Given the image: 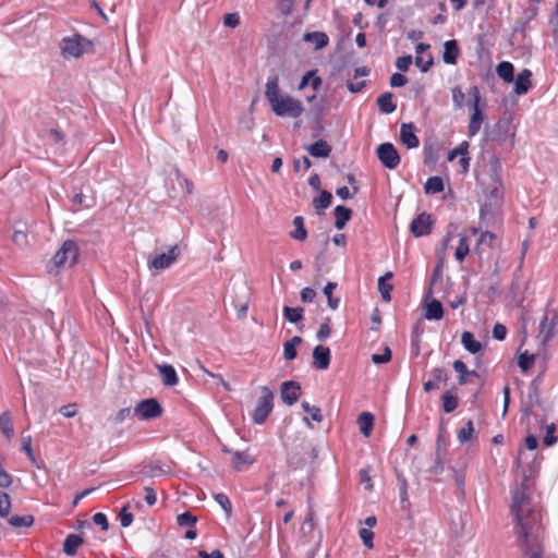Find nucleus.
Returning <instances> with one entry per match:
<instances>
[{
  "mask_svg": "<svg viewBox=\"0 0 558 558\" xmlns=\"http://www.w3.org/2000/svg\"><path fill=\"white\" fill-rule=\"evenodd\" d=\"M181 256V248L178 244L169 247L167 252L156 254L147 260V267L151 271H161L170 268Z\"/></svg>",
  "mask_w": 558,
  "mask_h": 558,
  "instance_id": "obj_5",
  "label": "nucleus"
},
{
  "mask_svg": "<svg viewBox=\"0 0 558 558\" xmlns=\"http://www.w3.org/2000/svg\"><path fill=\"white\" fill-rule=\"evenodd\" d=\"M305 43H313L316 50L323 49L329 43V37L324 32H312L303 35Z\"/></svg>",
  "mask_w": 558,
  "mask_h": 558,
  "instance_id": "obj_25",
  "label": "nucleus"
},
{
  "mask_svg": "<svg viewBox=\"0 0 558 558\" xmlns=\"http://www.w3.org/2000/svg\"><path fill=\"white\" fill-rule=\"evenodd\" d=\"M469 95L472 98L473 112L470 118L468 133L470 137L475 136L481 130L484 114L480 108L481 94L477 86H472L469 90Z\"/></svg>",
  "mask_w": 558,
  "mask_h": 558,
  "instance_id": "obj_7",
  "label": "nucleus"
},
{
  "mask_svg": "<svg viewBox=\"0 0 558 558\" xmlns=\"http://www.w3.org/2000/svg\"><path fill=\"white\" fill-rule=\"evenodd\" d=\"M453 369L459 374L458 383L459 385H465L468 383L469 369L465 363L461 360H456L452 364Z\"/></svg>",
  "mask_w": 558,
  "mask_h": 558,
  "instance_id": "obj_37",
  "label": "nucleus"
},
{
  "mask_svg": "<svg viewBox=\"0 0 558 558\" xmlns=\"http://www.w3.org/2000/svg\"><path fill=\"white\" fill-rule=\"evenodd\" d=\"M357 423H359L361 433L365 437H368L372 432L373 425H374V415L371 412H362L359 415Z\"/></svg>",
  "mask_w": 558,
  "mask_h": 558,
  "instance_id": "obj_31",
  "label": "nucleus"
},
{
  "mask_svg": "<svg viewBox=\"0 0 558 558\" xmlns=\"http://www.w3.org/2000/svg\"><path fill=\"white\" fill-rule=\"evenodd\" d=\"M265 97L277 117L296 119L304 111L301 100L281 92L277 74L268 76L265 84Z\"/></svg>",
  "mask_w": 558,
  "mask_h": 558,
  "instance_id": "obj_2",
  "label": "nucleus"
},
{
  "mask_svg": "<svg viewBox=\"0 0 558 558\" xmlns=\"http://www.w3.org/2000/svg\"><path fill=\"white\" fill-rule=\"evenodd\" d=\"M433 225L432 216L423 211L413 218L410 223V231L415 238L425 236L432 233Z\"/></svg>",
  "mask_w": 558,
  "mask_h": 558,
  "instance_id": "obj_10",
  "label": "nucleus"
},
{
  "mask_svg": "<svg viewBox=\"0 0 558 558\" xmlns=\"http://www.w3.org/2000/svg\"><path fill=\"white\" fill-rule=\"evenodd\" d=\"M452 101L456 108L460 109L464 105V93L462 92L460 86H454L452 88Z\"/></svg>",
  "mask_w": 558,
  "mask_h": 558,
  "instance_id": "obj_53",
  "label": "nucleus"
},
{
  "mask_svg": "<svg viewBox=\"0 0 558 558\" xmlns=\"http://www.w3.org/2000/svg\"><path fill=\"white\" fill-rule=\"evenodd\" d=\"M0 433H2L8 439H11L14 435V427L10 411H4L0 415Z\"/></svg>",
  "mask_w": 558,
  "mask_h": 558,
  "instance_id": "obj_30",
  "label": "nucleus"
},
{
  "mask_svg": "<svg viewBox=\"0 0 558 558\" xmlns=\"http://www.w3.org/2000/svg\"><path fill=\"white\" fill-rule=\"evenodd\" d=\"M391 360V350L389 347H385L383 353L372 354V362L374 364H385Z\"/></svg>",
  "mask_w": 558,
  "mask_h": 558,
  "instance_id": "obj_50",
  "label": "nucleus"
},
{
  "mask_svg": "<svg viewBox=\"0 0 558 558\" xmlns=\"http://www.w3.org/2000/svg\"><path fill=\"white\" fill-rule=\"evenodd\" d=\"M215 501L223 509L227 515H230L232 512V505L229 497L223 493H218L214 495Z\"/></svg>",
  "mask_w": 558,
  "mask_h": 558,
  "instance_id": "obj_44",
  "label": "nucleus"
},
{
  "mask_svg": "<svg viewBox=\"0 0 558 558\" xmlns=\"http://www.w3.org/2000/svg\"><path fill=\"white\" fill-rule=\"evenodd\" d=\"M532 72L529 69H523L514 81V93L517 95L526 94L532 87Z\"/></svg>",
  "mask_w": 558,
  "mask_h": 558,
  "instance_id": "obj_15",
  "label": "nucleus"
},
{
  "mask_svg": "<svg viewBox=\"0 0 558 558\" xmlns=\"http://www.w3.org/2000/svg\"><path fill=\"white\" fill-rule=\"evenodd\" d=\"M359 535L367 549H372L374 547V532L371 529L362 527L359 531Z\"/></svg>",
  "mask_w": 558,
  "mask_h": 558,
  "instance_id": "obj_48",
  "label": "nucleus"
},
{
  "mask_svg": "<svg viewBox=\"0 0 558 558\" xmlns=\"http://www.w3.org/2000/svg\"><path fill=\"white\" fill-rule=\"evenodd\" d=\"M11 498L8 493L0 490V517L7 518L11 511Z\"/></svg>",
  "mask_w": 558,
  "mask_h": 558,
  "instance_id": "obj_43",
  "label": "nucleus"
},
{
  "mask_svg": "<svg viewBox=\"0 0 558 558\" xmlns=\"http://www.w3.org/2000/svg\"><path fill=\"white\" fill-rule=\"evenodd\" d=\"M34 523V517L31 514L27 515H12L9 519V524L14 527H28L33 525Z\"/></svg>",
  "mask_w": 558,
  "mask_h": 558,
  "instance_id": "obj_35",
  "label": "nucleus"
},
{
  "mask_svg": "<svg viewBox=\"0 0 558 558\" xmlns=\"http://www.w3.org/2000/svg\"><path fill=\"white\" fill-rule=\"evenodd\" d=\"M196 522L197 517L191 513L190 511L182 512L177 517V524L179 526L194 527Z\"/></svg>",
  "mask_w": 558,
  "mask_h": 558,
  "instance_id": "obj_40",
  "label": "nucleus"
},
{
  "mask_svg": "<svg viewBox=\"0 0 558 558\" xmlns=\"http://www.w3.org/2000/svg\"><path fill=\"white\" fill-rule=\"evenodd\" d=\"M376 155L381 165L389 170H393L400 165V155L393 144L389 142L380 144L376 149Z\"/></svg>",
  "mask_w": 558,
  "mask_h": 558,
  "instance_id": "obj_9",
  "label": "nucleus"
},
{
  "mask_svg": "<svg viewBox=\"0 0 558 558\" xmlns=\"http://www.w3.org/2000/svg\"><path fill=\"white\" fill-rule=\"evenodd\" d=\"M444 316V307L440 301L433 300L426 305L425 318L428 320H439Z\"/></svg>",
  "mask_w": 558,
  "mask_h": 558,
  "instance_id": "obj_28",
  "label": "nucleus"
},
{
  "mask_svg": "<svg viewBox=\"0 0 558 558\" xmlns=\"http://www.w3.org/2000/svg\"><path fill=\"white\" fill-rule=\"evenodd\" d=\"M12 241L15 245L25 247L28 245L27 233L22 230H15L12 234Z\"/></svg>",
  "mask_w": 558,
  "mask_h": 558,
  "instance_id": "obj_51",
  "label": "nucleus"
},
{
  "mask_svg": "<svg viewBox=\"0 0 558 558\" xmlns=\"http://www.w3.org/2000/svg\"><path fill=\"white\" fill-rule=\"evenodd\" d=\"M398 481H399L400 502L401 504L408 502L409 501V496H408V483H407V480L403 476H399Z\"/></svg>",
  "mask_w": 558,
  "mask_h": 558,
  "instance_id": "obj_56",
  "label": "nucleus"
},
{
  "mask_svg": "<svg viewBox=\"0 0 558 558\" xmlns=\"http://www.w3.org/2000/svg\"><path fill=\"white\" fill-rule=\"evenodd\" d=\"M378 291L380 292L381 299L385 302L391 301V291L393 289L392 284L389 282H384L383 279H378L377 281Z\"/></svg>",
  "mask_w": 558,
  "mask_h": 558,
  "instance_id": "obj_45",
  "label": "nucleus"
},
{
  "mask_svg": "<svg viewBox=\"0 0 558 558\" xmlns=\"http://www.w3.org/2000/svg\"><path fill=\"white\" fill-rule=\"evenodd\" d=\"M223 452L231 454V462L235 471H242L244 464H253L254 459L246 451H232L223 448Z\"/></svg>",
  "mask_w": 558,
  "mask_h": 558,
  "instance_id": "obj_16",
  "label": "nucleus"
},
{
  "mask_svg": "<svg viewBox=\"0 0 558 558\" xmlns=\"http://www.w3.org/2000/svg\"><path fill=\"white\" fill-rule=\"evenodd\" d=\"M83 543L84 539L78 534H69L63 543V553L66 556H74Z\"/></svg>",
  "mask_w": 558,
  "mask_h": 558,
  "instance_id": "obj_23",
  "label": "nucleus"
},
{
  "mask_svg": "<svg viewBox=\"0 0 558 558\" xmlns=\"http://www.w3.org/2000/svg\"><path fill=\"white\" fill-rule=\"evenodd\" d=\"M460 54L457 40L450 39L444 44L442 60L446 64L454 65Z\"/></svg>",
  "mask_w": 558,
  "mask_h": 558,
  "instance_id": "obj_17",
  "label": "nucleus"
},
{
  "mask_svg": "<svg viewBox=\"0 0 558 558\" xmlns=\"http://www.w3.org/2000/svg\"><path fill=\"white\" fill-rule=\"evenodd\" d=\"M511 513L514 518V534L522 553L529 558H549L543 548V510L531 496L529 480L523 478L512 492Z\"/></svg>",
  "mask_w": 558,
  "mask_h": 558,
  "instance_id": "obj_1",
  "label": "nucleus"
},
{
  "mask_svg": "<svg viewBox=\"0 0 558 558\" xmlns=\"http://www.w3.org/2000/svg\"><path fill=\"white\" fill-rule=\"evenodd\" d=\"M470 248L468 244V236L464 234L459 235V245L456 248L454 257L458 262H462L469 254Z\"/></svg>",
  "mask_w": 558,
  "mask_h": 558,
  "instance_id": "obj_36",
  "label": "nucleus"
},
{
  "mask_svg": "<svg viewBox=\"0 0 558 558\" xmlns=\"http://www.w3.org/2000/svg\"><path fill=\"white\" fill-rule=\"evenodd\" d=\"M60 48L64 58H80L93 48V43L86 37L75 34L64 37Z\"/></svg>",
  "mask_w": 558,
  "mask_h": 558,
  "instance_id": "obj_3",
  "label": "nucleus"
},
{
  "mask_svg": "<svg viewBox=\"0 0 558 558\" xmlns=\"http://www.w3.org/2000/svg\"><path fill=\"white\" fill-rule=\"evenodd\" d=\"M262 396L253 411L252 418L255 424H263L274 409V392L267 386L260 388Z\"/></svg>",
  "mask_w": 558,
  "mask_h": 558,
  "instance_id": "obj_6",
  "label": "nucleus"
},
{
  "mask_svg": "<svg viewBox=\"0 0 558 558\" xmlns=\"http://www.w3.org/2000/svg\"><path fill=\"white\" fill-rule=\"evenodd\" d=\"M415 126L412 122L403 123L400 128V141L409 149L418 147L420 140L416 136Z\"/></svg>",
  "mask_w": 558,
  "mask_h": 558,
  "instance_id": "obj_13",
  "label": "nucleus"
},
{
  "mask_svg": "<svg viewBox=\"0 0 558 558\" xmlns=\"http://www.w3.org/2000/svg\"><path fill=\"white\" fill-rule=\"evenodd\" d=\"M459 405V398L456 392V389L452 388L450 390H447L441 396V408L445 413H451L453 412Z\"/></svg>",
  "mask_w": 558,
  "mask_h": 558,
  "instance_id": "obj_20",
  "label": "nucleus"
},
{
  "mask_svg": "<svg viewBox=\"0 0 558 558\" xmlns=\"http://www.w3.org/2000/svg\"><path fill=\"white\" fill-rule=\"evenodd\" d=\"M461 343L463 344L464 349L471 354H476L481 352L483 349L482 343L474 338L471 331H464L462 333Z\"/></svg>",
  "mask_w": 558,
  "mask_h": 558,
  "instance_id": "obj_26",
  "label": "nucleus"
},
{
  "mask_svg": "<svg viewBox=\"0 0 558 558\" xmlns=\"http://www.w3.org/2000/svg\"><path fill=\"white\" fill-rule=\"evenodd\" d=\"M507 336V328L505 325L502 324H495L494 327H493V338L498 340V341H502L505 340Z\"/></svg>",
  "mask_w": 558,
  "mask_h": 558,
  "instance_id": "obj_57",
  "label": "nucleus"
},
{
  "mask_svg": "<svg viewBox=\"0 0 558 558\" xmlns=\"http://www.w3.org/2000/svg\"><path fill=\"white\" fill-rule=\"evenodd\" d=\"M332 203V194L329 191L323 190L319 195L313 198V206L317 215H323Z\"/></svg>",
  "mask_w": 558,
  "mask_h": 558,
  "instance_id": "obj_21",
  "label": "nucleus"
},
{
  "mask_svg": "<svg viewBox=\"0 0 558 558\" xmlns=\"http://www.w3.org/2000/svg\"><path fill=\"white\" fill-rule=\"evenodd\" d=\"M434 59L432 54H429L428 60L424 61L422 57L416 56L415 58V64L417 68H420L421 72L425 73L427 72L432 65H433Z\"/></svg>",
  "mask_w": 558,
  "mask_h": 558,
  "instance_id": "obj_58",
  "label": "nucleus"
},
{
  "mask_svg": "<svg viewBox=\"0 0 558 558\" xmlns=\"http://www.w3.org/2000/svg\"><path fill=\"white\" fill-rule=\"evenodd\" d=\"M293 225L295 229L291 232V238L298 241H304L307 236V231L304 227V218L302 216H295Z\"/></svg>",
  "mask_w": 558,
  "mask_h": 558,
  "instance_id": "obj_34",
  "label": "nucleus"
},
{
  "mask_svg": "<svg viewBox=\"0 0 558 558\" xmlns=\"http://www.w3.org/2000/svg\"><path fill=\"white\" fill-rule=\"evenodd\" d=\"M303 339L300 336H294L283 344V357L287 361H292L296 357V347L301 344Z\"/></svg>",
  "mask_w": 558,
  "mask_h": 558,
  "instance_id": "obj_29",
  "label": "nucleus"
},
{
  "mask_svg": "<svg viewBox=\"0 0 558 558\" xmlns=\"http://www.w3.org/2000/svg\"><path fill=\"white\" fill-rule=\"evenodd\" d=\"M162 414V408L155 398L141 400L134 408V415L140 420L149 421Z\"/></svg>",
  "mask_w": 558,
  "mask_h": 558,
  "instance_id": "obj_8",
  "label": "nucleus"
},
{
  "mask_svg": "<svg viewBox=\"0 0 558 558\" xmlns=\"http://www.w3.org/2000/svg\"><path fill=\"white\" fill-rule=\"evenodd\" d=\"M80 250L75 241L66 240L62 243L61 247L56 252L51 262L56 268L64 266H73L77 263Z\"/></svg>",
  "mask_w": 558,
  "mask_h": 558,
  "instance_id": "obj_4",
  "label": "nucleus"
},
{
  "mask_svg": "<svg viewBox=\"0 0 558 558\" xmlns=\"http://www.w3.org/2000/svg\"><path fill=\"white\" fill-rule=\"evenodd\" d=\"M330 333H331V327L329 325V322L327 320V322H324L320 324V326L316 332V338L319 341H326L329 338Z\"/></svg>",
  "mask_w": 558,
  "mask_h": 558,
  "instance_id": "obj_55",
  "label": "nucleus"
},
{
  "mask_svg": "<svg viewBox=\"0 0 558 558\" xmlns=\"http://www.w3.org/2000/svg\"><path fill=\"white\" fill-rule=\"evenodd\" d=\"M533 364H534V355L533 354H529V352L525 351L519 355L518 365L523 372L529 371L533 366Z\"/></svg>",
  "mask_w": 558,
  "mask_h": 558,
  "instance_id": "obj_46",
  "label": "nucleus"
},
{
  "mask_svg": "<svg viewBox=\"0 0 558 558\" xmlns=\"http://www.w3.org/2000/svg\"><path fill=\"white\" fill-rule=\"evenodd\" d=\"M474 434V424L469 420L465 425L458 432V440L464 444L472 439Z\"/></svg>",
  "mask_w": 558,
  "mask_h": 558,
  "instance_id": "obj_39",
  "label": "nucleus"
},
{
  "mask_svg": "<svg viewBox=\"0 0 558 558\" xmlns=\"http://www.w3.org/2000/svg\"><path fill=\"white\" fill-rule=\"evenodd\" d=\"M302 409L311 415V418L317 423L323 422V414L318 407L311 405L307 401H302Z\"/></svg>",
  "mask_w": 558,
  "mask_h": 558,
  "instance_id": "obj_42",
  "label": "nucleus"
},
{
  "mask_svg": "<svg viewBox=\"0 0 558 558\" xmlns=\"http://www.w3.org/2000/svg\"><path fill=\"white\" fill-rule=\"evenodd\" d=\"M304 308L301 306L291 307L288 305L283 306V317L291 324H298L303 319Z\"/></svg>",
  "mask_w": 558,
  "mask_h": 558,
  "instance_id": "obj_32",
  "label": "nucleus"
},
{
  "mask_svg": "<svg viewBox=\"0 0 558 558\" xmlns=\"http://www.w3.org/2000/svg\"><path fill=\"white\" fill-rule=\"evenodd\" d=\"M496 73L506 83H512L514 81V66L509 61L499 62L496 66Z\"/></svg>",
  "mask_w": 558,
  "mask_h": 558,
  "instance_id": "obj_27",
  "label": "nucleus"
},
{
  "mask_svg": "<svg viewBox=\"0 0 558 558\" xmlns=\"http://www.w3.org/2000/svg\"><path fill=\"white\" fill-rule=\"evenodd\" d=\"M93 521L95 524L99 525L102 531H107L109 529L107 515L102 512L95 513L93 517Z\"/></svg>",
  "mask_w": 558,
  "mask_h": 558,
  "instance_id": "obj_60",
  "label": "nucleus"
},
{
  "mask_svg": "<svg viewBox=\"0 0 558 558\" xmlns=\"http://www.w3.org/2000/svg\"><path fill=\"white\" fill-rule=\"evenodd\" d=\"M307 151L315 158H327L331 153V146L324 140H318L307 147Z\"/></svg>",
  "mask_w": 558,
  "mask_h": 558,
  "instance_id": "obj_19",
  "label": "nucleus"
},
{
  "mask_svg": "<svg viewBox=\"0 0 558 558\" xmlns=\"http://www.w3.org/2000/svg\"><path fill=\"white\" fill-rule=\"evenodd\" d=\"M225 26L234 28L240 24V16L238 13H228L223 16Z\"/></svg>",
  "mask_w": 558,
  "mask_h": 558,
  "instance_id": "obj_61",
  "label": "nucleus"
},
{
  "mask_svg": "<svg viewBox=\"0 0 558 558\" xmlns=\"http://www.w3.org/2000/svg\"><path fill=\"white\" fill-rule=\"evenodd\" d=\"M296 0H278L277 9L283 16H289L295 5Z\"/></svg>",
  "mask_w": 558,
  "mask_h": 558,
  "instance_id": "obj_49",
  "label": "nucleus"
},
{
  "mask_svg": "<svg viewBox=\"0 0 558 558\" xmlns=\"http://www.w3.org/2000/svg\"><path fill=\"white\" fill-rule=\"evenodd\" d=\"M129 508L130 506L126 504L119 512V520L122 527H128L133 522L134 517Z\"/></svg>",
  "mask_w": 558,
  "mask_h": 558,
  "instance_id": "obj_47",
  "label": "nucleus"
},
{
  "mask_svg": "<svg viewBox=\"0 0 558 558\" xmlns=\"http://www.w3.org/2000/svg\"><path fill=\"white\" fill-rule=\"evenodd\" d=\"M335 228L342 230L352 217V210L343 205H337L333 209Z\"/></svg>",
  "mask_w": 558,
  "mask_h": 558,
  "instance_id": "obj_18",
  "label": "nucleus"
},
{
  "mask_svg": "<svg viewBox=\"0 0 558 558\" xmlns=\"http://www.w3.org/2000/svg\"><path fill=\"white\" fill-rule=\"evenodd\" d=\"M22 451L25 452V454L27 456V458L29 459V461L34 465L39 468L38 464H37V460H36V457L34 454V451H33L32 437L29 435L22 437Z\"/></svg>",
  "mask_w": 558,
  "mask_h": 558,
  "instance_id": "obj_41",
  "label": "nucleus"
},
{
  "mask_svg": "<svg viewBox=\"0 0 558 558\" xmlns=\"http://www.w3.org/2000/svg\"><path fill=\"white\" fill-rule=\"evenodd\" d=\"M408 83V78L401 73H393L390 76L391 87H402Z\"/></svg>",
  "mask_w": 558,
  "mask_h": 558,
  "instance_id": "obj_62",
  "label": "nucleus"
},
{
  "mask_svg": "<svg viewBox=\"0 0 558 558\" xmlns=\"http://www.w3.org/2000/svg\"><path fill=\"white\" fill-rule=\"evenodd\" d=\"M301 395V386L294 380L283 381L280 387V397L287 405H293Z\"/></svg>",
  "mask_w": 558,
  "mask_h": 558,
  "instance_id": "obj_11",
  "label": "nucleus"
},
{
  "mask_svg": "<svg viewBox=\"0 0 558 558\" xmlns=\"http://www.w3.org/2000/svg\"><path fill=\"white\" fill-rule=\"evenodd\" d=\"M313 366L317 369L325 371L330 365L331 352L328 347L318 344L313 350Z\"/></svg>",
  "mask_w": 558,
  "mask_h": 558,
  "instance_id": "obj_12",
  "label": "nucleus"
},
{
  "mask_svg": "<svg viewBox=\"0 0 558 558\" xmlns=\"http://www.w3.org/2000/svg\"><path fill=\"white\" fill-rule=\"evenodd\" d=\"M413 59H412V56L408 54V56H402V57H399L396 61V66L402 71V72H405L409 70L411 63H412Z\"/></svg>",
  "mask_w": 558,
  "mask_h": 558,
  "instance_id": "obj_59",
  "label": "nucleus"
},
{
  "mask_svg": "<svg viewBox=\"0 0 558 558\" xmlns=\"http://www.w3.org/2000/svg\"><path fill=\"white\" fill-rule=\"evenodd\" d=\"M377 106L381 113L390 114L397 109V104L393 101L391 93L386 92L377 98Z\"/></svg>",
  "mask_w": 558,
  "mask_h": 558,
  "instance_id": "obj_22",
  "label": "nucleus"
},
{
  "mask_svg": "<svg viewBox=\"0 0 558 558\" xmlns=\"http://www.w3.org/2000/svg\"><path fill=\"white\" fill-rule=\"evenodd\" d=\"M469 143L463 141L457 148L448 153V160H453L458 155L463 156L469 154Z\"/></svg>",
  "mask_w": 558,
  "mask_h": 558,
  "instance_id": "obj_54",
  "label": "nucleus"
},
{
  "mask_svg": "<svg viewBox=\"0 0 558 558\" xmlns=\"http://www.w3.org/2000/svg\"><path fill=\"white\" fill-rule=\"evenodd\" d=\"M71 203L73 211L89 208L92 206V204L87 202V197L82 192L75 193L71 198Z\"/></svg>",
  "mask_w": 558,
  "mask_h": 558,
  "instance_id": "obj_38",
  "label": "nucleus"
},
{
  "mask_svg": "<svg viewBox=\"0 0 558 558\" xmlns=\"http://www.w3.org/2000/svg\"><path fill=\"white\" fill-rule=\"evenodd\" d=\"M433 379L423 384L424 391L430 392L438 388L439 383H446L449 378L448 373L442 367H434L430 372Z\"/></svg>",
  "mask_w": 558,
  "mask_h": 558,
  "instance_id": "obj_14",
  "label": "nucleus"
},
{
  "mask_svg": "<svg viewBox=\"0 0 558 558\" xmlns=\"http://www.w3.org/2000/svg\"><path fill=\"white\" fill-rule=\"evenodd\" d=\"M316 298V291L310 287H305L301 290V300L304 303H312Z\"/></svg>",
  "mask_w": 558,
  "mask_h": 558,
  "instance_id": "obj_63",
  "label": "nucleus"
},
{
  "mask_svg": "<svg viewBox=\"0 0 558 558\" xmlns=\"http://www.w3.org/2000/svg\"><path fill=\"white\" fill-rule=\"evenodd\" d=\"M555 429H556V426L555 424H550L547 426L546 428V435L543 439V442L546 447H550L553 445H555L558 440V437L555 436Z\"/></svg>",
  "mask_w": 558,
  "mask_h": 558,
  "instance_id": "obj_52",
  "label": "nucleus"
},
{
  "mask_svg": "<svg viewBox=\"0 0 558 558\" xmlns=\"http://www.w3.org/2000/svg\"><path fill=\"white\" fill-rule=\"evenodd\" d=\"M198 557L199 558H225V555L219 549H215L211 553H207L205 550H199Z\"/></svg>",
  "mask_w": 558,
  "mask_h": 558,
  "instance_id": "obj_64",
  "label": "nucleus"
},
{
  "mask_svg": "<svg viewBox=\"0 0 558 558\" xmlns=\"http://www.w3.org/2000/svg\"><path fill=\"white\" fill-rule=\"evenodd\" d=\"M159 373L162 376V384L165 386H175L179 381L174 367L170 364H162L158 366Z\"/></svg>",
  "mask_w": 558,
  "mask_h": 558,
  "instance_id": "obj_24",
  "label": "nucleus"
},
{
  "mask_svg": "<svg viewBox=\"0 0 558 558\" xmlns=\"http://www.w3.org/2000/svg\"><path fill=\"white\" fill-rule=\"evenodd\" d=\"M424 190L426 194L441 193L444 191L442 178L438 175L429 177L424 184Z\"/></svg>",
  "mask_w": 558,
  "mask_h": 558,
  "instance_id": "obj_33",
  "label": "nucleus"
}]
</instances>
